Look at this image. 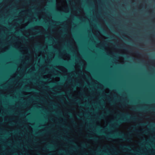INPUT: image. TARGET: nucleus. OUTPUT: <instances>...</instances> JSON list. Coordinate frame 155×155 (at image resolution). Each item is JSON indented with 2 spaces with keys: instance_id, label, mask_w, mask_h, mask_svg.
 <instances>
[{
  "instance_id": "nucleus-1",
  "label": "nucleus",
  "mask_w": 155,
  "mask_h": 155,
  "mask_svg": "<svg viewBox=\"0 0 155 155\" xmlns=\"http://www.w3.org/2000/svg\"><path fill=\"white\" fill-rule=\"evenodd\" d=\"M120 115L121 116V118L115 122L116 126H118L123 123L134 121L136 119L135 117H131L130 114L128 113H121Z\"/></svg>"
},
{
  "instance_id": "nucleus-2",
  "label": "nucleus",
  "mask_w": 155,
  "mask_h": 155,
  "mask_svg": "<svg viewBox=\"0 0 155 155\" xmlns=\"http://www.w3.org/2000/svg\"><path fill=\"white\" fill-rule=\"evenodd\" d=\"M118 137L121 138L124 141H129L131 139L130 138H127V137H130V136H127L125 135L123 133L121 132L117 133L115 135H114L112 136V137Z\"/></svg>"
},
{
  "instance_id": "nucleus-3",
  "label": "nucleus",
  "mask_w": 155,
  "mask_h": 155,
  "mask_svg": "<svg viewBox=\"0 0 155 155\" xmlns=\"http://www.w3.org/2000/svg\"><path fill=\"white\" fill-rule=\"evenodd\" d=\"M120 148L124 150H127L130 149V147L128 145L121 146Z\"/></svg>"
},
{
  "instance_id": "nucleus-4",
  "label": "nucleus",
  "mask_w": 155,
  "mask_h": 155,
  "mask_svg": "<svg viewBox=\"0 0 155 155\" xmlns=\"http://www.w3.org/2000/svg\"><path fill=\"white\" fill-rule=\"evenodd\" d=\"M90 138L91 139H92L94 141H96L97 140V138L96 137H90Z\"/></svg>"
},
{
  "instance_id": "nucleus-5",
  "label": "nucleus",
  "mask_w": 155,
  "mask_h": 155,
  "mask_svg": "<svg viewBox=\"0 0 155 155\" xmlns=\"http://www.w3.org/2000/svg\"><path fill=\"white\" fill-rule=\"evenodd\" d=\"M82 146L83 147H87V146H89V145L87 144H83L82 145Z\"/></svg>"
},
{
  "instance_id": "nucleus-6",
  "label": "nucleus",
  "mask_w": 155,
  "mask_h": 155,
  "mask_svg": "<svg viewBox=\"0 0 155 155\" xmlns=\"http://www.w3.org/2000/svg\"><path fill=\"white\" fill-rule=\"evenodd\" d=\"M39 60H40V58L41 57V55L39 54ZM40 72V68H39V72ZM40 77L39 76V83H40ZM40 86V85H39V87ZM40 93V92H39V94Z\"/></svg>"
},
{
  "instance_id": "nucleus-7",
  "label": "nucleus",
  "mask_w": 155,
  "mask_h": 155,
  "mask_svg": "<svg viewBox=\"0 0 155 155\" xmlns=\"http://www.w3.org/2000/svg\"><path fill=\"white\" fill-rule=\"evenodd\" d=\"M148 123H146V124H144V123H143V124H140V125L142 126H145V125L147 124Z\"/></svg>"
},
{
  "instance_id": "nucleus-8",
  "label": "nucleus",
  "mask_w": 155,
  "mask_h": 155,
  "mask_svg": "<svg viewBox=\"0 0 155 155\" xmlns=\"http://www.w3.org/2000/svg\"><path fill=\"white\" fill-rule=\"evenodd\" d=\"M102 32L104 35H106V33L104 30H102Z\"/></svg>"
},
{
  "instance_id": "nucleus-9",
  "label": "nucleus",
  "mask_w": 155,
  "mask_h": 155,
  "mask_svg": "<svg viewBox=\"0 0 155 155\" xmlns=\"http://www.w3.org/2000/svg\"><path fill=\"white\" fill-rule=\"evenodd\" d=\"M40 96H39V102H40ZM40 104H39V105ZM40 106H39V112L40 111ZM40 121V118H39V121ZM40 128V126L39 125V128Z\"/></svg>"
},
{
  "instance_id": "nucleus-10",
  "label": "nucleus",
  "mask_w": 155,
  "mask_h": 155,
  "mask_svg": "<svg viewBox=\"0 0 155 155\" xmlns=\"http://www.w3.org/2000/svg\"><path fill=\"white\" fill-rule=\"evenodd\" d=\"M106 110L107 111V114H109L110 112V111L107 109H106Z\"/></svg>"
},
{
  "instance_id": "nucleus-11",
  "label": "nucleus",
  "mask_w": 155,
  "mask_h": 155,
  "mask_svg": "<svg viewBox=\"0 0 155 155\" xmlns=\"http://www.w3.org/2000/svg\"><path fill=\"white\" fill-rule=\"evenodd\" d=\"M72 123L74 124V125H76V122L74 121H72Z\"/></svg>"
},
{
  "instance_id": "nucleus-12",
  "label": "nucleus",
  "mask_w": 155,
  "mask_h": 155,
  "mask_svg": "<svg viewBox=\"0 0 155 155\" xmlns=\"http://www.w3.org/2000/svg\"><path fill=\"white\" fill-rule=\"evenodd\" d=\"M109 137H110V136H109V135H107L106 136V137L107 139H108V138H109Z\"/></svg>"
},
{
  "instance_id": "nucleus-13",
  "label": "nucleus",
  "mask_w": 155,
  "mask_h": 155,
  "mask_svg": "<svg viewBox=\"0 0 155 155\" xmlns=\"http://www.w3.org/2000/svg\"><path fill=\"white\" fill-rule=\"evenodd\" d=\"M39 51H40V46H41V44H40V41H39Z\"/></svg>"
},
{
  "instance_id": "nucleus-14",
  "label": "nucleus",
  "mask_w": 155,
  "mask_h": 155,
  "mask_svg": "<svg viewBox=\"0 0 155 155\" xmlns=\"http://www.w3.org/2000/svg\"><path fill=\"white\" fill-rule=\"evenodd\" d=\"M99 117L101 118H102L103 117V116H99Z\"/></svg>"
},
{
  "instance_id": "nucleus-15",
  "label": "nucleus",
  "mask_w": 155,
  "mask_h": 155,
  "mask_svg": "<svg viewBox=\"0 0 155 155\" xmlns=\"http://www.w3.org/2000/svg\"><path fill=\"white\" fill-rule=\"evenodd\" d=\"M75 101H76V102H79V100H77Z\"/></svg>"
},
{
  "instance_id": "nucleus-16",
  "label": "nucleus",
  "mask_w": 155,
  "mask_h": 155,
  "mask_svg": "<svg viewBox=\"0 0 155 155\" xmlns=\"http://www.w3.org/2000/svg\"><path fill=\"white\" fill-rule=\"evenodd\" d=\"M136 54H138V55L140 54H139V52H136Z\"/></svg>"
},
{
  "instance_id": "nucleus-17",
  "label": "nucleus",
  "mask_w": 155,
  "mask_h": 155,
  "mask_svg": "<svg viewBox=\"0 0 155 155\" xmlns=\"http://www.w3.org/2000/svg\"><path fill=\"white\" fill-rule=\"evenodd\" d=\"M40 4V0H39V4ZM39 13L40 12V8H39Z\"/></svg>"
},
{
  "instance_id": "nucleus-18",
  "label": "nucleus",
  "mask_w": 155,
  "mask_h": 155,
  "mask_svg": "<svg viewBox=\"0 0 155 155\" xmlns=\"http://www.w3.org/2000/svg\"><path fill=\"white\" fill-rule=\"evenodd\" d=\"M40 33H41V31H40V29H39V35L40 34Z\"/></svg>"
},
{
  "instance_id": "nucleus-19",
  "label": "nucleus",
  "mask_w": 155,
  "mask_h": 155,
  "mask_svg": "<svg viewBox=\"0 0 155 155\" xmlns=\"http://www.w3.org/2000/svg\"><path fill=\"white\" fill-rule=\"evenodd\" d=\"M110 103L111 104H113V102L112 101H110Z\"/></svg>"
},
{
  "instance_id": "nucleus-20",
  "label": "nucleus",
  "mask_w": 155,
  "mask_h": 155,
  "mask_svg": "<svg viewBox=\"0 0 155 155\" xmlns=\"http://www.w3.org/2000/svg\"><path fill=\"white\" fill-rule=\"evenodd\" d=\"M144 133H147V131H145L144 132Z\"/></svg>"
},
{
  "instance_id": "nucleus-21",
  "label": "nucleus",
  "mask_w": 155,
  "mask_h": 155,
  "mask_svg": "<svg viewBox=\"0 0 155 155\" xmlns=\"http://www.w3.org/2000/svg\"><path fill=\"white\" fill-rule=\"evenodd\" d=\"M39 25H40V18H39Z\"/></svg>"
},
{
  "instance_id": "nucleus-22",
  "label": "nucleus",
  "mask_w": 155,
  "mask_h": 155,
  "mask_svg": "<svg viewBox=\"0 0 155 155\" xmlns=\"http://www.w3.org/2000/svg\"><path fill=\"white\" fill-rule=\"evenodd\" d=\"M64 151L63 150H62L61 151V152H64Z\"/></svg>"
},
{
  "instance_id": "nucleus-23",
  "label": "nucleus",
  "mask_w": 155,
  "mask_h": 155,
  "mask_svg": "<svg viewBox=\"0 0 155 155\" xmlns=\"http://www.w3.org/2000/svg\"><path fill=\"white\" fill-rule=\"evenodd\" d=\"M78 118H80V116L79 115H78Z\"/></svg>"
},
{
  "instance_id": "nucleus-24",
  "label": "nucleus",
  "mask_w": 155,
  "mask_h": 155,
  "mask_svg": "<svg viewBox=\"0 0 155 155\" xmlns=\"http://www.w3.org/2000/svg\"><path fill=\"white\" fill-rule=\"evenodd\" d=\"M70 142L71 143H73V142L71 141H70Z\"/></svg>"
},
{
  "instance_id": "nucleus-25",
  "label": "nucleus",
  "mask_w": 155,
  "mask_h": 155,
  "mask_svg": "<svg viewBox=\"0 0 155 155\" xmlns=\"http://www.w3.org/2000/svg\"><path fill=\"white\" fill-rule=\"evenodd\" d=\"M91 152L93 153H94V152L93 151H91Z\"/></svg>"
},
{
  "instance_id": "nucleus-26",
  "label": "nucleus",
  "mask_w": 155,
  "mask_h": 155,
  "mask_svg": "<svg viewBox=\"0 0 155 155\" xmlns=\"http://www.w3.org/2000/svg\"><path fill=\"white\" fill-rule=\"evenodd\" d=\"M26 155H30L27 153Z\"/></svg>"
},
{
  "instance_id": "nucleus-27",
  "label": "nucleus",
  "mask_w": 155,
  "mask_h": 155,
  "mask_svg": "<svg viewBox=\"0 0 155 155\" xmlns=\"http://www.w3.org/2000/svg\"><path fill=\"white\" fill-rule=\"evenodd\" d=\"M86 138H88V137H86Z\"/></svg>"
},
{
  "instance_id": "nucleus-28",
  "label": "nucleus",
  "mask_w": 155,
  "mask_h": 155,
  "mask_svg": "<svg viewBox=\"0 0 155 155\" xmlns=\"http://www.w3.org/2000/svg\"><path fill=\"white\" fill-rule=\"evenodd\" d=\"M39 135H40V131H39Z\"/></svg>"
},
{
  "instance_id": "nucleus-29",
  "label": "nucleus",
  "mask_w": 155,
  "mask_h": 155,
  "mask_svg": "<svg viewBox=\"0 0 155 155\" xmlns=\"http://www.w3.org/2000/svg\"><path fill=\"white\" fill-rule=\"evenodd\" d=\"M58 76H60V74H58L57 75Z\"/></svg>"
},
{
  "instance_id": "nucleus-30",
  "label": "nucleus",
  "mask_w": 155,
  "mask_h": 155,
  "mask_svg": "<svg viewBox=\"0 0 155 155\" xmlns=\"http://www.w3.org/2000/svg\"><path fill=\"white\" fill-rule=\"evenodd\" d=\"M39 150H40V147H39Z\"/></svg>"
},
{
  "instance_id": "nucleus-31",
  "label": "nucleus",
  "mask_w": 155,
  "mask_h": 155,
  "mask_svg": "<svg viewBox=\"0 0 155 155\" xmlns=\"http://www.w3.org/2000/svg\"><path fill=\"white\" fill-rule=\"evenodd\" d=\"M10 124H11V125H12V123H10Z\"/></svg>"
},
{
  "instance_id": "nucleus-32",
  "label": "nucleus",
  "mask_w": 155,
  "mask_h": 155,
  "mask_svg": "<svg viewBox=\"0 0 155 155\" xmlns=\"http://www.w3.org/2000/svg\"><path fill=\"white\" fill-rule=\"evenodd\" d=\"M39 144H40V141H39Z\"/></svg>"
},
{
  "instance_id": "nucleus-33",
  "label": "nucleus",
  "mask_w": 155,
  "mask_h": 155,
  "mask_svg": "<svg viewBox=\"0 0 155 155\" xmlns=\"http://www.w3.org/2000/svg\"><path fill=\"white\" fill-rule=\"evenodd\" d=\"M87 153H85V154H87Z\"/></svg>"
},
{
  "instance_id": "nucleus-34",
  "label": "nucleus",
  "mask_w": 155,
  "mask_h": 155,
  "mask_svg": "<svg viewBox=\"0 0 155 155\" xmlns=\"http://www.w3.org/2000/svg\"><path fill=\"white\" fill-rule=\"evenodd\" d=\"M39 155H40V153H39Z\"/></svg>"
}]
</instances>
